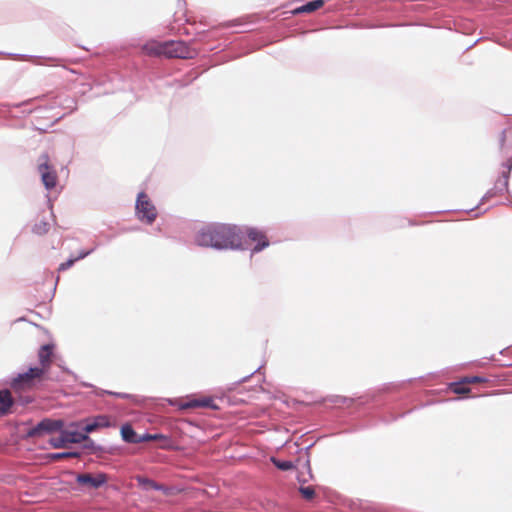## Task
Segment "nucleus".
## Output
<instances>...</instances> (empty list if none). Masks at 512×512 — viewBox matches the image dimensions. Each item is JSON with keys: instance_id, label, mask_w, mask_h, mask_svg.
<instances>
[{"instance_id": "obj_3", "label": "nucleus", "mask_w": 512, "mask_h": 512, "mask_svg": "<svg viewBox=\"0 0 512 512\" xmlns=\"http://www.w3.org/2000/svg\"><path fill=\"white\" fill-rule=\"evenodd\" d=\"M37 163V170L45 188L48 190L55 188L58 182V175L55 168L50 163L49 156L47 154L40 155Z\"/></svg>"}, {"instance_id": "obj_15", "label": "nucleus", "mask_w": 512, "mask_h": 512, "mask_svg": "<svg viewBox=\"0 0 512 512\" xmlns=\"http://www.w3.org/2000/svg\"><path fill=\"white\" fill-rule=\"evenodd\" d=\"M65 437V440L68 443H81L88 439L87 434L88 433H82L78 431H71V430H63L62 431Z\"/></svg>"}, {"instance_id": "obj_4", "label": "nucleus", "mask_w": 512, "mask_h": 512, "mask_svg": "<svg viewBox=\"0 0 512 512\" xmlns=\"http://www.w3.org/2000/svg\"><path fill=\"white\" fill-rule=\"evenodd\" d=\"M136 214L139 220L152 224L157 217V210L144 192L138 194L136 201Z\"/></svg>"}, {"instance_id": "obj_18", "label": "nucleus", "mask_w": 512, "mask_h": 512, "mask_svg": "<svg viewBox=\"0 0 512 512\" xmlns=\"http://www.w3.org/2000/svg\"><path fill=\"white\" fill-rule=\"evenodd\" d=\"M89 254V251L81 253L78 257L69 259L64 263H61L59 266V270H66L70 268L77 260L86 257Z\"/></svg>"}, {"instance_id": "obj_25", "label": "nucleus", "mask_w": 512, "mask_h": 512, "mask_svg": "<svg viewBox=\"0 0 512 512\" xmlns=\"http://www.w3.org/2000/svg\"><path fill=\"white\" fill-rule=\"evenodd\" d=\"M49 229V224L45 222H40L39 224H36L34 227V231L37 234H43L46 233Z\"/></svg>"}, {"instance_id": "obj_20", "label": "nucleus", "mask_w": 512, "mask_h": 512, "mask_svg": "<svg viewBox=\"0 0 512 512\" xmlns=\"http://www.w3.org/2000/svg\"><path fill=\"white\" fill-rule=\"evenodd\" d=\"M52 446L54 448H63L65 447V445L68 443L66 440H65V437H64V434L63 432L61 431V435L58 436V437H53L51 440H50Z\"/></svg>"}, {"instance_id": "obj_27", "label": "nucleus", "mask_w": 512, "mask_h": 512, "mask_svg": "<svg viewBox=\"0 0 512 512\" xmlns=\"http://www.w3.org/2000/svg\"><path fill=\"white\" fill-rule=\"evenodd\" d=\"M506 139V135L503 133V136H502V142H504Z\"/></svg>"}, {"instance_id": "obj_14", "label": "nucleus", "mask_w": 512, "mask_h": 512, "mask_svg": "<svg viewBox=\"0 0 512 512\" xmlns=\"http://www.w3.org/2000/svg\"><path fill=\"white\" fill-rule=\"evenodd\" d=\"M324 5V1L323 0H313V1H310L298 8H296L293 13L294 14H300V13H311V12H314L320 8H322Z\"/></svg>"}, {"instance_id": "obj_23", "label": "nucleus", "mask_w": 512, "mask_h": 512, "mask_svg": "<svg viewBox=\"0 0 512 512\" xmlns=\"http://www.w3.org/2000/svg\"><path fill=\"white\" fill-rule=\"evenodd\" d=\"M512 169V156L509 157L505 163V170L503 171L504 186L508 184V177Z\"/></svg>"}, {"instance_id": "obj_13", "label": "nucleus", "mask_w": 512, "mask_h": 512, "mask_svg": "<svg viewBox=\"0 0 512 512\" xmlns=\"http://www.w3.org/2000/svg\"><path fill=\"white\" fill-rule=\"evenodd\" d=\"M121 436L125 442L128 443H141L140 436L138 435L131 425L125 424L121 428Z\"/></svg>"}, {"instance_id": "obj_22", "label": "nucleus", "mask_w": 512, "mask_h": 512, "mask_svg": "<svg viewBox=\"0 0 512 512\" xmlns=\"http://www.w3.org/2000/svg\"><path fill=\"white\" fill-rule=\"evenodd\" d=\"M273 462L277 468L283 471H288L294 468V465L291 461H277L273 459Z\"/></svg>"}, {"instance_id": "obj_16", "label": "nucleus", "mask_w": 512, "mask_h": 512, "mask_svg": "<svg viewBox=\"0 0 512 512\" xmlns=\"http://www.w3.org/2000/svg\"><path fill=\"white\" fill-rule=\"evenodd\" d=\"M137 481H138L139 485L146 490H149V489L163 490V491L166 490L163 485H160V484L156 483L155 481L150 480L148 478L138 477Z\"/></svg>"}, {"instance_id": "obj_9", "label": "nucleus", "mask_w": 512, "mask_h": 512, "mask_svg": "<svg viewBox=\"0 0 512 512\" xmlns=\"http://www.w3.org/2000/svg\"><path fill=\"white\" fill-rule=\"evenodd\" d=\"M53 350L54 345L53 344H45L41 346L38 352V358L40 362V369H44V372L46 373L51 364H52V358H53Z\"/></svg>"}, {"instance_id": "obj_10", "label": "nucleus", "mask_w": 512, "mask_h": 512, "mask_svg": "<svg viewBox=\"0 0 512 512\" xmlns=\"http://www.w3.org/2000/svg\"><path fill=\"white\" fill-rule=\"evenodd\" d=\"M111 426V418L107 415H98L87 421L84 432L91 433L100 428H107Z\"/></svg>"}, {"instance_id": "obj_21", "label": "nucleus", "mask_w": 512, "mask_h": 512, "mask_svg": "<svg viewBox=\"0 0 512 512\" xmlns=\"http://www.w3.org/2000/svg\"><path fill=\"white\" fill-rule=\"evenodd\" d=\"M140 439H141V442H148V441H155V440L167 439V438L162 434L145 433L140 436Z\"/></svg>"}, {"instance_id": "obj_17", "label": "nucleus", "mask_w": 512, "mask_h": 512, "mask_svg": "<svg viewBox=\"0 0 512 512\" xmlns=\"http://www.w3.org/2000/svg\"><path fill=\"white\" fill-rule=\"evenodd\" d=\"M468 383L464 382V378H462L459 382H454L449 385V389L455 394H468L470 392V388L467 386Z\"/></svg>"}, {"instance_id": "obj_24", "label": "nucleus", "mask_w": 512, "mask_h": 512, "mask_svg": "<svg viewBox=\"0 0 512 512\" xmlns=\"http://www.w3.org/2000/svg\"><path fill=\"white\" fill-rule=\"evenodd\" d=\"M464 382L468 383L469 384H476V383H484V382H487V380L483 377H479V376H467V377H464Z\"/></svg>"}, {"instance_id": "obj_8", "label": "nucleus", "mask_w": 512, "mask_h": 512, "mask_svg": "<svg viewBox=\"0 0 512 512\" xmlns=\"http://www.w3.org/2000/svg\"><path fill=\"white\" fill-rule=\"evenodd\" d=\"M247 237L251 242L257 243L253 249L254 252H259L269 246V241L265 233L257 228H249L247 230Z\"/></svg>"}, {"instance_id": "obj_5", "label": "nucleus", "mask_w": 512, "mask_h": 512, "mask_svg": "<svg viewBox=\"0 0 512 512\" xmlns=\"http://www.w3.org/2000/svg\"><path fill=\"white\" fill-rule=\"evenodd\" d=\"M45 372L38 367L30 368L27 372L19 374L12 382V388L15 391L31 389L36 381H40Z\"/></svg>"}, {"instance_id": "obj_7", "label": "nucleus", "mask_w": 512, "mask_h": 512, "mask_svg": "<svg viewBox=\"0 0 512 512\" xmlns=\"http://www.w3.org/2000/svg\"><path fill=\"white\" fill-rule=\"evenodd\" d=\"M63 422L61 420L44 419L39 422L31 431L30 436H38L43 432H53L61 430Z\"/></svg>"}, {"instance_id": "obj_12", "label": "nucleus", "mask_w": 512, "mask_h": 512, "mask_svg": "<svg viewBox=\"0 0 512 512\" xmlns=\"http://www.w3.org/2000/svg\"><path fill=\"white\" fill-rule=\"evenodd\" d=\"M13 405V398L9 390L0 391V415H6L10 412Z\"/></svg>"}, {"instance_id": "obj_11", "label": "nucleus", "mask_w": 512, "mask_h": 512, "mask_svg": "<svg viewBox=\"0 0 512 512\" xmlns=\"http://www.w3.org/2000/svg\"><path fill=\"white\" fill-rule=\"evenodd\" d=\"M199 407L217 409V406L214 404V400L210 397L189 399L186 403L183 404V408L186 409Z\"/></svg>"}, {"instance_id": "obj_2", "label": "nucleus", "mask_w": 512, "mask_h": 512, "mask_svg": "<svg viewBox=\"0 0 512 512\" xmlns=\"http://www.w3.org/2000/svg\"><path fill=\"white\" fill-rule=\"evenodd\" d=\"M149 55H166L170 58H186L188 49L182 41H167L164 43H149L144 46Z\"/></svg>"}, {"instance_id": "obj_6", "label": "nucleus", "mask_w": 512, "mask_h": 512, "mask_svg": "<svg viewBox=\"0 0 512 512\" xmlns=\"http://www.w3.org/2000/svg\"><path fill=\"white\" fill-rule=\"evenodd\" d=\"M76 481L79 485L89 488L98 489L108 481V476L105 473H82L78 474Z\"/></svg>"}, {"instance_id": "obj_19", "label": "nucleus", "mask_w": 512, "mask_h": 512, "mask_svg": "<svg viewBox=\"0 0 512 512\" xmlns=\"http://www.w3.org/2000/svg\"><path fill=\"white\" fill-rule=\"evenodd\" d=\"M302 497L306 500H312L315 496V490L312 486L300 487L299 489Z\"/></svg>"}, {"instance_id": "obj_26", "label": "nucleus", "mask_w": 512, "mask_h": 512, "mask_svg": "<svg viewBox=\"0 0 512 512\" xmlns=\"http://www.w3.org/2000/svg\"><path fill=\"white\" fill-rule=\"evenodd\" d=\"M76 456V453H57L54 454V459H62V458H68V457H74Z\"/></svg>"}, {"instance_id": "obj_1", "label": "nucleus", "mask_w": 512, "mask_h": 512, "mask_svg": "<svg viewBox=\"0 0 512 512\" xmlns=\"http://www.w3.org/2000/svg\"><path fill=\"white\" fill-rule=\"evenodd\" d=\"M242 239L243 235L240 228L225 223L208 224L195 235L197 245L215 249L240 248Z\"/></svg>"}]
</instances>
